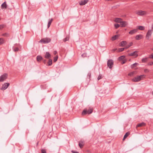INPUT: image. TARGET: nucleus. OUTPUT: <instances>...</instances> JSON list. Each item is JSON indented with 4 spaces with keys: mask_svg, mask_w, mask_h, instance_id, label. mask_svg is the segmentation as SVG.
I'll return each mask as SVG.
<instances>
[{
    "mask_svg": "<svg viewBox=\"0 0 153 153\" xmlns=\"http://www.w3.org/2000/svg\"><path fill=\"white\" fill-rule=\"evenodd\" d=\"M145 76V75H142L140 76H137L132 79V80L134 82H139L144 78Z\"/></svg>",
    "mask_w": 153,
    "mask_h": 153,
    "instance_id": "obj_1",
    "label": "nucleus"
},
{
    "mask_svg": "<svg viewBox=\"0 0 153 153\" xmlns=\"http://www.w3.org/2000/svg\"><path fill=\"white\" fill-rule=\"evenodd\" d=\"M93 111L92 108L89 107L88 110L87 109H84L82 112V115H85L87 114H91Z\"/></svg>",
    "mask_w": 153,
    "mask_h": 153,
    "instance_id": "obj_2",
    "label": "nucleus"
},
{
    "mask_svg": "<svg viewBox=\"0 0 153 153\" xmlns=\"http://www.w3.org/2000/svg\"><path fill=\"white\" fill-rule=\"evenodd\" d=\"M51 41V39L50 38H46L41 39L39 42H43L44 44H46L49 42Z\"/></svg>",
    "mask_w": 153,
    "mask_h": 153,
    "instance_id": "obj_3",
    "label": "nucleus"
},
{
    "mask_svg": "<svg viewBox=\"0 0 153 153\" xmlns=\"http://www.w3.org/2000/svg\"><path fill=\"white\" fill-rule=\"evenodd\" d=\"M7 76L8 75L6 73H4L0 77V82H3L7 78Z\"/></svg>",
    "mask_w": 153,
    "mask_h": 153,
    "instance_id": "obj_4",
    "label": "nucleus"
},
{
    "mask_svg": "<svg viewBox=\"0 0 153 153\" xmlns=\"http://www.w3.org/2000/svg\"><path fill=\"white\" fill-rule=\"evenodd\" d=\"M113 64V61L112 60L110 59L108 60L107 61V65L110 69L112 68Z\"/></svg>",
    "mask_w": 153,
    "mask_h": 153,
    "instance_id": "obj_5",
    "label": "nucleus"
},
{
    "mask_svg": "<svg viewBox=\"0 0 153 153\" xmlns=\"http://www.w3.org/2000/svg\"><path fill=\"white\" fill-rule=\"evenodd\" d=\"M136 13L138 15L142 16L146 15L147 12L145 11L140 10L137 11Z\"/></svg>",
    "mask_w": 153,
    "mask_h": 153,
    "instance_id": "obj_6",
    "label": "nucleus"
},
{
    "mask_svg": "<svg viewBox=\"0 0 153 153\" xmlns=\"http://www.w3.org/2000/svg\"><path fill=\"white\" fill-rule=\"evenodd\" d=\"M10 85V83H5L2 85V87L1 89L2 90H4L7 89Z\"/></svg>",
    "mask_w": 153,
    "mask_h": 153,
    "instance_id": "obj_7",
    "label": "nucleus"
},
{
    "mask_svg": "<svg viewBox=\"0 0 153 153\" xmlns=\"http://www.w3.org/2000/svg\"><path fill=\"white\" fill-rule=\"evenodd\" d=\"M152 33V30H148L147 32L146 35V37L147 39H149V38L151 37V35Z\"/></svg>",
    "mask_w": 153,
    "mask_h": 153,
    "instance_id": "obj_8",
    "label": "nucleus"
},
{
    "mask_svg": "<svg viewBox=\"0 0 153 153\" xmlns=\"http://www.w3.org/2000/svg\"><path fill=\"white\" fill-rule=\"evenodd\" d=\"M137 51H134L132 53H129L128 56H134L135 57H137L138 55L137 54Z\"/></svg>",
    "mask_w": 153,
    "mask_h": 153,
    "instance_id": "obj_9",
    "label": "nucleus"
},
{
    "mask_svg": "<svg viewBox=\"0 0 153 153\" xmlns=\"http://www.w3.org/2000/svg\"><path fill=\"white\" fill-rule=\"evenodd\" d=\"M121 27H125L128 25V22L126 21H123L122 20L120 22Z\"/></svg>",
    "mask_w": 153,
    "mask_h": 153,
    "instance_id": "obj_10",
    "label": "nucleus"
},
{
    "mask_svg": "<svg viewBox=\"0 0 153 153\" xmlns=\"http://www.w3.org/2000/svg\"><path fill=\"white\" fill-rule=\"evenodd\" d=\"M88 1V0H82L79 2V3L80 5H83L87 3Z\"/></svg>",
    "mask_w": 153,
    "mask_h": 153,
    "instance_id": "obj_11",
    "label": "nucleus"
},
{
    "mask_svg": "<svg viewBox=\"0 0 153 153\" xmlns=\"http://www.w3.org/2000/svg\"><path fill=\"white\" fill-rule=\"evenodd\" d=\"M1 9H6L7 7V5L6 1L4 2L1 5Z\"/></svg>",
    "mask_w": 153,
    "mask_h": 153,
    "instance_id": "obj_12",
    "label": "nucleus"
},
{
    "mask_svg": "<svg viewBox=\"0 0 153 153\" xmlns=\"http://www.w3.org/2000/svg\"><path fill=\"white\" fill-rule=\"evenodd\" d=\"M45 58L47 59H49L51 58V55L48 52H46L45 55Z\"/></svg>",
    "mask_w": 153,
    "mask_h": 153,
    "instance_id": "obj_13",
    "label": "nucleus"
},
{
    "mask_svg": "<svg viewBox=\"0 0 153 153\" xmlns=\"http://www.w3.org/2000/svg\"><path fill=\"white\" fill-rule=\"evenodd\" d=\"M127 44L126 41H122L119 44V46L121 47H124Z\"/></svg>",
    "mask_w": 153,
    "mask_h": 153,
    "instance_id": "obj_14",
    "label": "nucleus"
},
{
    "mask_svg": "<svg viewBox=\"0 0 153 153\" xmlns=\"http://www.w3.org/2000/svg\"><path fill=\"white\" fill-rule=\"evenodd\" d=\"M137 30V29H134L132 30H131L129 32V33L131 35H133L135 33H136Z\"/></svg>",
    "mask_w": 153,
    "mask_h": 153,
    "instance_id": "obj_15",
    "label": "nucleus"
},
{
    "mask_svg": "<svg viewBox=\"0 0 153 153\" xmlns=\"http://www.w3.org/2000/svg\"><path fill=\"white\" fill-rule=\"evenodd\" d=\"M143 37V35L141 34H139L136 35L135 37L136 39L139 40L142 38Z\"/></svg>",
    "mask_w": 153,
    "mask_h": 153,
    "instance_id": "obj_16",
    "label": "nucleus"
},
{
    "mask_svg": "<svg viewBox=\"0 0 153 153\" xmlns=\"http://www.w3.org/2000/svg\"><path fill=\"white\" fill-rule=\"evenodd\" d=\"M146 125V123L144 122H142L141 123L138 124L136 126V128L137 127H140L143 126H144Z\"/></svg>",
    "mask_w": 153,
    "mask_h": 153,
    "instance_id": "obj_17",
    "label": "nucleus"
},
{
    "mask_svg": "<svg viewBox=\"0 0 153 153\" xmlns=\"http://www.w3.org/2000/svg\"><path fill=\"white\" fill-rule=\"evenodd\" d=\"M36 59L38 62H39L43 59V58L41 56L39 55L36 57Z\"/></svg>",
    "mask_w": 153,
    "mask_h": 153,
    "instance_id": "obj_18",
    "label": "nucleus"
},
{
    "mask_svg": "<svg viewBox=\"0 0 153 153\" xmlns=\"http://www.w3.org/2000/svg\"><path fill=\"white\" fill-rule=\"evenodd\" d=\"M49 60L48 62V65L50 66L52 64V60L51 59H48Z\"/></svg>",
    "mask_w": 153,
    "mask_h": 153,
    "instance_id": "obj_19",
    "label": "nucleus"
},
{
    "mask_svg": "<svg viewBox=\"0 0 153 153\" xmlns=\"http://www.w3.org/2000/svg\"><path fill=\"white\" fill-rule=\"evenodd\" d=\"M122 21V19H121L118 18H115L114 20V21L115 22L119 23H120Z\"/></svg>",
    "mask_w": 153,
    "mask_h": 153,
    "instance_id": "obj_20",
    "label": "nucleus"
},
{
    "mask_svg": "<svg viewBox=\"0 0 153 153\" xmlns=\"http://www.w3.org/2000/svg\"><path fill=\"white\" fill-rule=\"evenodd\" d=\"M139 65V64L138 63H135L131 65V68H134L135 67H137V66Z\"/></svg>",
    "mask_w": 153,
    "mask_h": 153,
    "instance_id": "obj_21",
    "label": "nucleus"
},
{
    "mask_svg": "<svg viewBox=\"0 0 153 153\" xmlns=\"http://www.w3.org/2000/svg\"><path fill=\"white\" fill-rule=\"evenodd\" d=\"M130 134V133L129 132H126L125 134L123 140H124Z\"/></svg>",
    "mask_w": 153,
    "mask_h": 153,
    "instance_id": "obj_22",
    "label": "nucleus"
},
{
    "mask_svg": "<svg viewBox=\"0 0 153 153\" xmlns=\"http://www.w3.org/2000/svg\"><path fill=\"white\" fill-rule=\"evenodd\" d=\"M84 145V143L83 141H81L79 143V145L80 148H82L83 146Z\"/></svg>",
    "mask_w": 153,
    "mask_h": 153,
    "instance_id": "obj_23",
    "label": "nucleus"
},
{
    "mask_svg": "<svg viewBox=\"0 0 153 153\" xmlns=\"http://www.w3.org/2000/svg\"><path fill=\"white\" fill-rule=\"evenodd\" d=\"M53 20V19H51L48 22V28L50 26L51 23Z\"/></svg>",
    "mask_w": 153,
    "mask_h": 153,
    "instance_id": "obj_24",
    "label": "nucleus"
},
{
    "mask_svg": "<svg viewBox=\"0 0 153 153\" xmlns=\"http://www.w3.org/2000/svg\"><path fill=\"white\" fill-rule=\"evenodd\" d=\"M148 58H143L142 59V61L143 62V63L146 62L148 61Z\"/></svg>",
    "mask_w": 153,
    "mask_h": 153,
    "instance_id": "obj_25",
    "label": "nucleus"
},
{
    "mask_svg": "<svg viewBox=\"0 0 153 153\" xmlns=\"http://www.w3.org/2000/svg\"><path fill=\"white\" fill-rule=\"evenodd\" d=\"M138 29L141 30H144L145 29V27L144 26H138Z\"/></svg>",
    "mask_w": 153,
    "mask_h": 153,
    "instance_id": "obj_26",
    "label": "nucleus"
},
{
    "mask_svg": "<svg viewBox=\"0 0 153 153\" xmlns=\"http://www.w3.org/2000/svg\"><path fill=\"white\" fill-rule=\"evenodd\" d=\"M132 42H130L129 44L127 45L126 46V47L125 48V49H127L128 48H129L132 45Z\"/></svg>",
    "mask_w": 153,
    "mask_h": 153,
    "instance_id": "obj_27",
    "label": "nucleus"
},
{
    "mask_svg": "<svg viewBox=\"0 0 153 153\" xmlns=\"http://www.w3.org/2000/svg\"><path fill=\"white\" fill-rule=\"evenodd\" d=\"M118 35H115L114 36H113L112 37V40H114L117 39V38L118 37Z\"/></svg>",
    "mask_w": 153,
    "mask_h": 153,
    "instance_id": "obj_28",
    "label": "nucleus"
},
{
    "mask_svg": "<svg viewBox=\"0 0 153 153\" xmlns=\"http://www.w3.org/2000/svg\"><path fill=\"white\" fill-rule=\"evenodd\" d=\"M4 43V40L3 38H0V45H1L3 44Z\"/></svg>",
    "mask_w": 153,
    "mask_h": 153,
    "instance_id": "obj_29",
    "label": "nucleus"
},
{
    "mask_svg": "<svg viewBox=\"0 0 153 153\" xmlns=\"http://www.w3.org/2000/svg\"><path fill=\"white\" fill-rule=\"evenodd\" d=\"M124 49H125L124 48H120L118 50L117 52H120L124 50Z\"/></svg>",
    "mask_w": 153,
    "mask_h": 153,
    "instance_id": "obj_30",
    "label": "nucleus"
},
{
    "mask_svg": "<svg viewBox=\"0 0 153 153\" xmlns=\"http://www.w3.org/2000/svg\"><path fill=\"white\" fill-rule=\"evenodd\" d=\"M125 57V56H122L120 57H119L118 58V59L119 60H121L123 59Z\"/></svg>",
    "mask_w": 153,
    "mask_h": 153,
    "instance_id": "obj_31",
    "label": "nucleus"
},
{
    "mask_svg": "<svg viewBox=\"0 0 153 153\" xmlns=\"http://www.w3.org/2000/svg\"><path fill=\"white\" fill-rule=\"evenodd\" d=\"M58 58V56L57 55H56V56H55L54 58L53 62H56L57 61Z\"/></svg>",
    "mask_w": 153,
    "mask_h": 153,
    "instance_id": "obj_32",
    "label": "nucleus"
},
{
    "mask_svg": "<svg viewBox=\"0 0 153 153\" xmlns=\"http://www.w3.org/2000/svg\"><path fill=\"white\" fill-rule=\"evenodd\" d=\"M114 26L116 29H117L120 26V25L117 24H114Z\"/></svg>",
    "mask_w": 153,
    "mask_h": 153,
    "instance_id": "obj_33",
    "label": "nucleus"
},
{
    "mask_svg": "<svg viewBox=\"0 0 153 153\" xmlns=\"http://www.w3.org/2000/svg\"><path fill=\"white\" fill-rule=\"evenodd\" d=\"M2 36H4L7 37V36H9V35L7 33H3L2 35Z\"/></svg>",
    "mask_w": 153,
    "mask_h": 153,
    "instance_id": "obj_34",
    "label": "nucleus"
},
{
    "mask_svg": "<svg viewBox=\"0 0 153 153\" xmlns=\"http://www.w3.org/2000/svg\"><path fill=\"white\" fill-rule=\"evenodd\" d=\"M5 25H0V30L2 29L3 28H4Z\"/></svg>",
    "mask_w": 153,
    "mask_h": 153,
    "instance_id": "obj_35",
    "label": "nucleus"
},
{
    "mask_svg": "<svg viewBox=\"0 0 153 153\" xmlns=\"http://www.w3.org/2000/svg\"><path fill=\"white\" fill-rule=\"evenodd\" d=\"M19 48L18 47H16V48H14L13 49V51L15 52H16V51H19Z\"/></svg>",
    "mask_w": 153,
    "mask_h": 153,
    "instance_id": "obj_36",
    "label": "nucleus"
},
{
    "mask_svg": "<svg viewBox=\"0 0 153 153\" xmlns=\"http://www.w3.org/2000/svg\"><path fill=\"white\" fill-rule=\"evenodd\" d=\"M134 71L131 72L128 74V75L129 76H131L134 74Z\"/></svg>",
    "mask_w": 153,
    "mask_h": 153,
    "instance_id": "obj_37",
    "label": "nucleus"
},
{
    "mask_svg": "<svg viewBox=\"0 0 153 153\" xmlns=\"http://www.w3.org/2000/svg\"><path fill=\"white\" fill-rule=\"evenodd\" d=\"M68 39H69V38L66 37L65 38V39H63V41L64 42H65L67 41L68 40Z\"/></svg>",
    "mask_w": 153,
    "mask_h": 153,
    "instance_id": "obj_38",
    "label": "nucleus"
},
{
    "mask_svg": "<svg viewBox=\"0 0 153 153\" xmlns=\"http://www.w3.org/2000/svg\"><path fill=\"white\" fill-rule=\"evenodd\" d=\"M41 153H46V151L45 149H42Z\"/></svg>",
    "mask_w": 153,
    "mask_h": 153,
    "instance_id": "obj_39",
    "label": "nucleus"
},
{
    "mask_svg": "<svg viewBox=\"0 0 153 153\" xmlns=\"http://www.w3.org/2000/svg\"><path fill=\"white\" fill-rule=\"evenodd\" d=\"M91 74V73H89L88 74L87 77L89 79H90Z\"/></svg>",
    "mask_w": 153,
    "mask_h": 153,
    "instance_id": "obj_40",
    "label": "nucleus"
},
{
    "mask_svg": "<svg viewBox=\"0 0 153 153\" xmlns=\"http://www.w3.org/2000/svg\"><path fill=\"white\" fill-rule=\"evenodd\" d=\"M153 65V61L151 62H149L148 63V65Z\"/></svg>",
    "mask_w": 153,
    "mask_h": 153,
    "instance_id": "obj_41",
    "label": "nucleus"
},
{
    "mask_svg": "<svg viewBox=\"0 0 153 153\" xmlns=\"http://www.w3.org/2000/svg\"><path fill=\"white\" fill-rule=\"evenodd\" d=\"M117 50V48H115V49H112L111 50L112 52H113V53L114 52V51H115Z\"/></svg>",
    "mask_w": 153,
    "mask_h": 153,
    "instance_id": "obj_42",
    "label": "nucleus"
},
{
    "mask_svg": "<svg viewBox=\"0 0 153 153\" xmlns=\"http://www.w3.org/2000/svg\"><path fill=\"white\" fill-rule=\"evenodd\" d=\"M144 71L145 72H149V71L148 69H145L144 70Z\"/></svg>",
    "mask_w": 153,
    "mask_h": 153,
    "instance_id": "obj_43",
    "label": "nucleus"
},
{
    "mask_svg": "<svg viewBox=\"0 0 153 153\" xmlns=\"http://www.w3.org/2000/svg\"><path fill=\"white\" fill-rule=\"evenodd\" d=\"M43 62L45 64L46 63L47 60L46 59H44L43 60Z\"/></svg>",
    "mask_w": 153,
    "mask_h": 153,
    "instance_id": "obj_44",
    "label": "nucleus"
},
{
    "mask_svg": "<svg viewBox=\"0 0 153 153\" xmlns=\"http://www.w3.org/2000/svg\"><path fill=\"white\" fill-rule=\"evenodd\" d=\"M71 152L73 153H79L78 152H75L73 150L71 151Z\"/></svg>",
    "mask_w": 153,
    "mask_h": 153,
    "instance_id": "obj_45",
    "label": "nucleus"
},
{
    "mask_svg": "<svg viewBox=\"0 0 153 153\" xmlns=\"http://www.w3.org/2000/svg\"><path fill=\"white\" fill-rule=\"evenodd\" d=\"M101 78V76H99L98 77V80H99Z\"/></svg>",
    "mask_w": 153,
    "mask_h": 153,
    "instance_id": "obj_46",
    "label": "nucleus"
},
{
    "mask_svg": "<svg viewBox=\"0 0 153 153\" xmlns=\"http://www.w3.org/2000/svg\"><path fill=\"white\" fill-rule=\"evenodd\" d=\"M57 53V52L56 51H54V54H56Z\"/></svg>",
    "mask_w": 153,
    "mask_h": 153,
    "instance_id": "obj_47",
    "label": "nucleus"
},
{
    "mask_svg": "<svg viewBox=\"0 0 153 153\" xmlns=\"http://www.w3.org/2000/svg\"><path fill=\"white\" fill-rule=\"evenodd\" d=\"M125 63V62L124 61H123L122 62V64H123Z\"/></svg>",
    "mask_w": 153,
    "mask_h": 153,
    "instance_id": "obj_48",
    "label": "nucleus"
},
{
    "mask_svg": "<svg viewBox=\"0 0 153 153\" xmlns=\"http://www.w3.org/2000/svg\"><path fill=\"white\" fill-rule=\"evenodd\" d=\"M152 94L153 95V91L152 92Z\"/></svg>",
    "mask_w": 153,
    "mask_h": 153,
    "instance_id": "obj_49",
    "label": "nucleus"
},
{
    "mask_svg": "<svg viewBox=\"0 0 153 153\" xmlns=\"http://www.w3.org/2000/svg\"><path fill=\"white\" fill-rule=\"evenodd\" d=\"M84 54H82V56H83V55H84Z\"/></svg>",
    "mask_w": 153,
    "mask_h": 153,
    "instance_id": "obj_50",
    "label": "nucleus"
},
{
    "mask_svg": "<svg viewBox=\"0 0 153 153\" xmlns=\"http://www.w3.org/2000/svg\"><path fill=\"white\" fill-rule=\"evenodd\" d=\"M152 50L153 51V48L152 49Z\"/></svg>",
    "mask_w": 153,
    "mask_h": 153,
    "instance_id": "obj_51",
    "label": "nucleus"
}]
</instances>
